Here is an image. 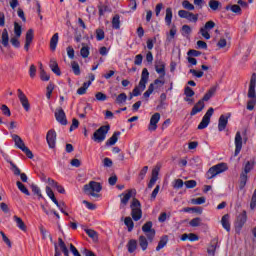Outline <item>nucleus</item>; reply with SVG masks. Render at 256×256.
Segmentation results:
<instances>
[{
	"label": "nucleus",
	"mask_w": 256,
	"mask_h": 256,
	"mask_svg": "<svg viewBox=\"0 0 256 256\" xmlns=\"http://www.w3.org/2000/svg\"><path fill=\"white\" fill-rule=\"evenodd\" d=\"M124 225L128 227L129 233H131V231H133L135 227V223L133 222V219L129 216L124 219Z\"/></svg>",
	"instance_id": "39"
},
{
	"label": "nucleus",
	"mask_w": 256,
	"mask_h": 256,
	"mask_svg": "<svg viewBox=\"0 0 256 256\" xmlns=\"http://www.w3.org/2000/svg\"><path fill=\"white\" fill-rule=\"evenodd\" d=\"M1 44L3 47H9V32L7 31V28L2 31Z\"/></svg>",
	"instance_id": "27"
},
{
	"label": "nucleus",
	"mask_w": 256,
	"mask_h": 256,
	"mask_svg": "<svg viewBox=\"0 0 256 256\" xmlns=\"http://www.w3.org/2000/svg\"><path fill=\"white\" fill-rule=\"evenodd\" d=\"M85 233L94 241V243H97L99 241V235L97 234V231L93 229H85Z\"/></svg>",
	"instance_id": "31"
},
{
	"label": "nucleus",
	"mask_w": 256,
	"mask_h": 256,
	"mask_svg": "<svg viewBox=\"0 0 256 256\" xmlns=\"http://www.w3.org/2000/svg\"><path fill=\"white\" fill-rule=\"evenodd\" d=\"M96 39L97 41H103L105 39V31L103 29L96 30Z\"/></svg>",
	"instance_id": "57"
},
{
	"label": "nucleus",
	"mask_w": 256,
	"mask_h": 256,
	"mask_svg": "<svg viewBox=\"0 0 256 256\" xmlns=\"http://www.w3.org/2000/svg\"><path fill=\"white\" fill-rule=\"evenodd\" d=\"M184 95L186 97H193L195 95V91H193V89L191 87L187 86L184 89Z\"/></svg>",
	"instance_id": "62"
},
{
	"label": "nucleus",
	"mask_w": 256,
	"mask_h": 256,
	"mask_svg": "<svg viewBox=\"0 0 256 256\" xmlns=\"http://www.w3.org/2000/svg\"><path fill=\"white\" fill-rule=\"evenodd\" d=\"M245 223H247V211L243 210L242 213H240L236 218V221H235L236 231H241Z\"/></svg>",
	"instance_id": "10"
},
{
	"label": "nucleus",
	"mask_w": 256,
	"mask_h": 256,
	"mask_svg": "<svg viewBox=\"0 0 256 256\" xmlns=\"http://www.w3.org/2000/svg\"><path fill=\"white\" fill-rule=\"evenodd\" d=\"M14 33L16 37H21V34L23 33L21 25L17 22H14Z\"/></svg>",
	"instance_id": "50"
},
{
	"label": "nucleus",
	"mask_w": 256,
	"mask_h": 256,
	"mask_svg": "<svg viewBox=\"0 0 256 256\" xmlns=\"http://www.w3.org/2000/svg\"><path fill=\"white\" fill-rule=\"evenodd\" d=\"M121 17L119 16V14H116L113 18H112V27L113 29H121Z\"/></svg>",
	"instance_id": "36"
},
{
	"label": "nucleus",
	"mask_w": 256,
	"mask_h": 256,
	"mask_svg": "<svg viewBox=\"0 0 256 256\" xmlns=\"http://www.w3.org/2000/svg\"><path fill=\"white\" fill-rule=\"evenodd\" d=\"M128 253H135L137 250V240L131 239L127 244Z\"/></svg>",
	"instance_id": "33"
},
{
	"label": "nucleus",
	"mask_w": 256,
	"mask_h": 256,
	"mask_svg": "<svg viewBox=\"0 0 256 256\" xmlns=\"http://www.w3.org/2000/svg\"><path fill=\"white\" fill-rule=\"evenodd\" d=\"M147 171H149L148 166H144L138 176V181H143L145 179V175H147Z\"/></svg>",
	"instance_id": "54"
},
{
	"label": "nucleus",
	"mask_w": 256,
	"mask_h": 256,
	"mask_svg": "<svg viewBox=\"0 0 256 256\" xmlns=\"http://www.w3.org/2000/svg\"><path fill=\"white\" fill-rule=\"evenodd\" d=\"M208 5L212 11H217L222 7L221 2L217 0H210Z\"/></svg>",
	"instance_id": "37"
},
{
	"label": "nucleus",
	"mask_w": 256,
	"mask_h": 256,
	"mask_svg": "<svg viewBox=\"0 0 256 256\" xmlns=\"http://www.w3.org/2000/svg\"><path fill=\"white\" fill-rule=\"evenodd\" d=\"M139 245L142 251H147V247H149V239L143 235H141L138 239Z\"/></svg>",
	"instance_id": "25"
},
{
	"label": "nucleus",
	"mask_w": 256,
	"mask_h": 256,
	"mask_svg": "<svg viewBox=\"0 0 256 256\" xmlns=\"http://www.w3.org/2000/svg\"><path fill=\"white\" fill-rule=\"evenodd\" d=\"M84 193L86 195H91L92 197H97L96 193H101V189L103 187L101 186V183L95 182V181H90L89 184L84 185Z\"/></svg>",
	"instance_id": "3"
},
{
	"label": "nucleus",
	"mask_w": 256,
	"mask_h": 256,
	"mask_svg": "<svg viewBox=\"0 0 256 256\" xmlns=\"http://www.w3.org/2000/svg\"><path fill=\"white\" fill-rule=\"evenodd\" d=\"M16 185L19 189V191H21V193H24V195H31V193L29 192V189H27V187H25V184H22L21 181H17Z\"/></svg>",
	"instance_id": "41"
},
{
	"label": "nucleus",
	"mask_w": 256,
	"mask_h": 256,
	"mask_svg": "<svg viewBox=\"0 0 256 256\" xmlns=\"http://www.w3.org/2000/svg\"><path fill=\"white\" fill-rule=\"evenodd\" d=\"M178 15L181 19H187V21L192 23H197V21H199V14H193V12L187 10H179Z\"/></svg>",
	"instance_id": "9"
},
{
	"label": "nucleus",
	"mask_w": 256,
	"mask_h": 256,
	"mask_svg": "<svg viewBox=\"0 0 256 256\" xmlns=\"http://www.w3.org/2000/svg\"><path fill=\"white\" fill-rule=\"evenodd\" d=\"M226 11H232V13H236L241 15V6L234 4V5H227L225 7Z\"/></svg>",
	"instance_id": "34"
},
{
	"label": "nucleus",
	"mask_w": 256,
	"mask_h": 256,
	"mask_svg": "<svg viewBox=\"0 0 256 256\" xmlns=\"http://www.w3.org/2000/svg\"><path fill=\"white\" fill-rule=\"evenodd\" d=\"M167 241H169V237L167 235L163 236L160 239L158 246L156 247V251H161V249H163V247H165V245H167Z\"/></svg>",
	"instance_id": "40"
},
{
	"label": "nucleus",
	"mask_w": 256,
	"mask_h": 256,
	"mask_svg": "<svg viewBox=\"0 0 256 256\" xmlns=\"http://www.w3.org/2000/svg\"><path fill=\"white\" fill-rule=\"evenodd\" d=\"M98 11H99V16L103 17V15H105V13L109 12L110 13V9L109 6L107 5H100L98 6Z\"/></svg>",
	"instance_id": "49"
},
{
	"label": "nucleus",
	"mask_w": 256,
	"mask_h": 256,
	"mask_svg": "<svg viewBox=\"0 0 256 256\" xmlns=\"http://www.w3.org/2000/svg\"><path fill=\"white\" fill-rule=\"evenodd\" d=\"M13 219H14L17 227H19L21 231H24V232L27 231V225H25V222H23V219H21V217L15 215V216H13Z\"/></svg>",
	"instance_id": "24"
},
{
	"label": "nucleus",
	"mask_w": 256,
	"mask_h": 256,
	"mask_svg": "<svg viewBox=\"0 0 256 256\" xmlns=\"http://www.w3.org/2000/svg\"><path fill=\"white\" fill-rule=\"evenodd\" d=\"M95 97L97 101H107V95L103 92H97Z\"/></svg>",
	"instance_id": "64"
},
{
	"label": "nucleus",
	"mask_w": 256,
	"mask_h": 256,
	"mask_svg": "<svg viewBox=\"0 0 256 256\" xmlns=\"http://www.w3.org/2000/svg\"><path fill=\"white\" fill-rule=\"evenodd\" d=\"M183 185H185V182H183L182 179H176L173 184L174 189H183Z\"/></svg>",
	"instance_id": "59"
},
{
	"label": "nucleus",
	"mask_w": 256,
	"mask_h": 256,
	"mask_svg": "<svg viewBox=\"0 0 256 256\" xmlns=\"http://www.w3.org/2000/svg\"><path fill=\"white\" fill-rule=\"evenodd\" d=\"M46 140L50 149H55V145L57 141V132H55V130L53 129L49 130L46 135Z\"/></svg>",
	"instance_id": "12"
},
{
	"label": "nucleus",
	"mask_w": 256,
	"mask_h": 256,
	"mask_svg": "<svg viewBox=\"0 0 256 256\" xmlns=\"http://www.w3.org/2000/svg\"><path fill=\"white\" fill-rule=\"evenodd\" d=\"M126 101H127V94L121 93L116 97L115 103H117V105H123V103H125Z\"/></svg>",
	"instance_id": "43"
},
{
	"label": "nucleus",
	"mask_w": 256,
	"mask_h": 256,
	"mask_svg": "<svg viewBox=\"0 0 256 256\" xmlns=\"http://www.w3.org/2000/svg\"><path fill=\"white\" fill-rule=\"evenodd\" d=\"M151 85H153L154 89H159V87H163L165 85V80L160 76L154 81V83H151Z\"/></svg>",
	"instance_id": "46"
},
{
	"label": "nucleus",
	"mask_w": 256,
	"mask_h": 256,
	"mask_svg": "<svg viewBox=\"0 0 256 256\" xmlns=\"http://www.w3.org/2000/svg\"><path fill=\"white\" fill-rule=\"evenodd\" d=\"M31 189L34 195H37L40 199H43V194H41V189L37 185L32 184Z\"/></svg>",
	"instance_id": "52"
},
{
	"label": "nucleus",
	"mask_w": 256,
	"mask_h": 256,
	"mask_svg": "<svg viewBox=\"0 0 256 256\" xmlns=\"http://www.w3.org/2000/svg\"><path fill=\"white\" fill-rule=\"evenodd\" d=\"M173 19V10L171 8L166 9L165 22L167 25H171V21Z\"/></svg>",
	"instance_id": "42"
},
{
	"label": "nucleus",
	"mask_w": 256,
	"mask_h": 256,
	"mask_svg": "<svg viewBox=\"0 0 256 256\" xmlns=\"http://www.w3.org/2000/svg\"><path fill=\"white\" fill-rule=\"evenodd\" d=\"M181 241H197L199 239V236L195 233H185V234H182L181 236Z\"/></svg>",
	"instance_id": "28"
},
{
	"label": "nucleus",
	"mask_w": 256,
	"mask_h": 256,
	"mask_svg": "<svg viewBox=\"0 0 256 256\" xmlns=\"http://www.w3.org/2000/svg\"><path fill=\"white\" fill-rule=\"evenodd\" d=\"M71 67L74 75H81V68L79 67V63L73 61L71 63Z\"/></svg>",
	"instance_id": "48"
},
{
	"label": "nucleus",
	"mask_w": 256,
	"mask_h": 256,
	"mask_svg": "<svg viewBox=\"0 0 256 256\" xmlns=\"http://www.w3.org/2000/svg\"><path fill=\"white\" fill-rule=\"evenodd\" d=\"M193 205H203L205 203V197L194 198L191 200Z\"/></svg>",
	"instance_id": "63"
},
{
	"label": "nucleus",
	"mask_w": 256,
	"mask_h": 256,
	"mask_svg": "<svg viewBox=\"0 0 256 256\" xmlns=\"http://www.w3.org/2000/svg\"><path fill=\"white\" fill-rule=\"evenodd\" d=\"M235 152L234 155L237 157L239 153H241V149H243V137H241V132H237L235 136Z\"/></svg>",
	"instance_id": "14"
},
{
	"label": "nucleus",
	"mask_w": 256,
	"mask_h": 256,
	"mask_svg": "<svg viewBox=\"0 0 256 256\" xmlns=\"http://www.w3.org/2000/svg\"><path fill=\"white\" fill-rule=\"evenodd\" d=\"M18 99L23 107V109L26 112L31 111V104L29 103V98H27V95L23 92V90L18 89L17 90Z\"/></svg>",
	"instance_id": "8"
},
{
	"label": "nucleus",
	"mask_w": 256,
	"mask_h": 256,
	"mask_svg": "<svg viewBox=\"0 0 256 256\" xmlns=\"http://www.w3.org/2000/svg\"><path fill=\"white\" fill-rule=\"evenodd\" d=\"M147 81H149V70L143 68L139 85L137 86L140 91H145Z\"/></svg>",
	"instance_id": "11"
},
{
	"label": "nucleus",
	"mask_w": 256,
	"mask_h": 256,
	"mask_svg": "<svg viewBox=\"0 0 256 256\" xmlns=\"http://www.w3.org/2000/svg\"><path fill=\"white\" fill-rule=\"evenodd\" d=\"M56 121L61 125H67V116L65 115V111L62 108L56 110L55 112Z\"/></svg>",
	"instance_id": "18"
},
{
	"label": "nucleus",
	"mask_w": 256,
	"mask_h": 256,
	"mask_svg": "<svg viewBox=\"0 0 256 256\" xmlns=\"http://www.w3.org/2000/svg\"><path fill=\"white\" fill-rule=\"evenodd\" d=\"M131 217L134 221H140L143 217V211L141 210V202L137 198H133L130 204Z\"/></svg>",
	"instance_id": "1"
},
{
	"label": "nucleus",
	"mask_w": 256,
	"mask_h": 256,
	"mask_svg": "<svg viewBox=\"0 0 256 256\" xmlns=\"http://www.w3.org/2000/svg\"><path fill=\"white\" fill-rule=\"evenodd\" d=\"M231 118V113H228L227 116L221 115L218 120V131H225L227 129V125L229 123V119Z\"/></svg>",
	"instance_id": "13"
},
{
	"label": "nucleus",
	"mask_w": 256,
	"mask_h": 256,
	"mask_svg": "<svg viewBox=\"0 0 256 256\" xmlns=\"http://www.w3.org/2000/svg\"><path fill=\"white\" fill-rule=\"evenodd\" d=\"M160 119H161V114L155 113L154 115H152L148 129L150 131H157V123H159Z\"/></svg>",
	"instance_id": "19"
},
{
	"label": "nucleus",
	"mask_w": 256,
	"mask_h": 256,
	"mask_svg": "<svg viewBox=\"0 0 256 256\" xmlns=\"http://www.w3.org/2000/svg\"><path fill=\"white\" fill-rule=\"evenodd\" d=\"M217 91V86H213L211 87L207 93L204 95V97L201 99V101H203V103H205V101H209V99H211V97H213V95H215Z\"/></svg>",
	"instance_id": "29"
},
{
	"label": "nucleus",
	"mask_w": 256,
	"mask_h": 256,
	"mask_svg": "<svg viewBox=\"0 0 256 256\" xmlns=\"http://www.w3.org/2000/svg\"><path fill=\"white\" fill-rule=\"evenodd\" d=\"M184 185L187 189H195L197 187V181L195 180H188L184 182Z\"/></svg>",
	"instance_id": "56"
},
{
	"label": "nucleus",
	"mask_w": 256,
	"mask_h": 256,
	"mask_svg": "<svg viewBox=\"0 0 256 256\" xmlns=\"http://www.w3.org/2000/svg\"><path fill=\"white\" fill-rule=\"evenodd\" d=\"M133 191L135 193V190H127L126 194H121L120 197H123L121 199V203L122 205H127L129 203V199H131V197L133 196Z\"/></svg>",
	"instance_id": "26"
},
{
	"label": "nucleus",
	"mask_w": 256,
	"mask_h": 256,
	"mask_svg": "<svg viewBox=\"0 0 256 256\" xmlns=\"http://www.w3.org/2000/svg\"><path fill=\"white\" fill-rule=\"evenodd\" d=\"M247 179V174L242 172L240 175V189H245V185H247Z\"/></svg>",
	"instance_id": "47"
},
{
	"label": "nucleus",
	"mask_w": 256,
	"mask_h": 256,
	"mask_svg": "<svg viewBox=\"0 0 256 256\" xmlns=\"http://www.w3.org/2000/svg\"><path fill=\"white\" fill-rule=\"evenodd\" d=\"M0 235L2 236V240L4 241V243H6V245L9 247V249H11L12 244H11V240L9 239V237H7V235H5V232L0 231Z\"/></svg>",
	"instance_id": "58"
},
{
	"label": "nucleus",
	"mask_w": 256,
	"mask_h": 256,
	"mask_svg": "<svg viewBox=\"0 0 256 256\" xmlns=\"http://www.w3.org/2000/svg\"><path fill=\"white\" fill-rule=\"evenodd\" d=\"M225 171H227V164L219 163V164L209 168V170L206 173V178L213 179L214 177H217V175H219L221 173H225Z\"/></svg>",
	"instance_id": "5"
},
{
	"label": "nucleus",
	"mask_w": 256,
	"mask_h": 256,
	"mask_svg": "<svg viewBox=\"0 0 256 256\" xmlns=\"http://www.w3.org/2000/svg\"><path fill=\"white\" fill-rule=\"evenodd\" d=\"M214 27H215V22H213V20H210L205 23V25H204V27H202V29H205L206 31H211V29H214Z\"/></svg>",
	"instance_id": "61"
},
{
	"label": "nucleus",
	"mask_w": 256,
	"mask_h": 256,
	"mask_svg": "<svg viewBox=\"0 0 256 256\" xmlns=\"http://www.w3.org/2000/svg\"><path fill=\"white\" fill-rule=\"evenodd\" d=\"M255 87H256V74L253 73L250 79V85L248 90V97L250 99L256 98Z\"/></svg>",
	"instance_id": "15"
},
{
	"label": "nucleus",
	"mask_w": 256,
	"mask_h": 256,
	"mask_svg": "<svg viewBox=\"0 0 256 256\" xmlns=\"http://www.w3.org/2000/svg\"><path fill=\"white\" fill-rule=\"evenodd\" d=\"M213 113H215V109H213L212 107L207 110V112L202 118V121L198 125L199 130L207 129V127L211 123V117H213Z\"/></svg>",
	"instance_id": "7"
},
{
	"label": "nucleus",
	"mask_w": 256,
	"mask_h": 256,
	"mask_svg": "<svg viewBox=\"0 0 256 256\" xmlns=\"http://www.w3.org/2000/svg\"><path fill=\"white\" fill-rule=\"evenodd\" d=\"M142 231L145 233L148 241L153 243V239H155V229H153V222L148 221L142 226Z\"/></svg>",
	"instance_id": "6"
},
{
	"label": "nucleus",
	"mask_w": 256,
	"mask_h": 256,
	"mask_svg": "<svg viewBox=\"0 0 256 256\" xmlns=\"http://www.w3.org/2000/svg\"><path fill=\"white\" fill-rule=\"evenodd\" d=\"M155 71L156 73H158V75H160V79H165V62H163L162 60H158L155 62Z\"/></svg>",
	"instance_id": "17"
},
{
	"label": "nucleus",
	"mask_w": 256,
	"mask_h": 256,
	"mask_svg": "<svg viewBox=\"0 0 256 256\" xmlns=\"http://www.w3.org/2000/svg\"><path fill=\"white\" fill-rule=\"evenodd\" d=\"M229 219H230L229 214H225V215L222 217V220H221L222 227H224V229H225L228 233H229V231H231V223L229 222Z\"/></svg>",
	"instance_id": "22"
},
{
	"label": "nucleus",
	"mask_w": 256,
	"mask_h": 256,
	"mask_svg": "<svg viewBox=\"0 0 256 256\" xmlns=\"http://www.w3.org/2000/svg\"><path fill=\"white\" fill-rule=\"evenodd\" d=\"M120 135H121V132H119V131L114 132L113 135L107 140L106 145L108 147L115 145V143H117V141H119Z\"/></svg>",
	"instance_id": "21"
},
{
	"label": "nucleus",
	"mask_w": 256,
	"mask_h": 256,
	"mask_svg": "<svg viewBox=\"0 0 256 256\" xmlns=\"http://www.w3.org/2000/svg\"><path fill=\"white\" fill-rule=\"evenodd\" d=\"M90 86H91V81L84 82L82 87H80L77 90V94L78 95H85V93H87V89H89Z\"/></svg>",
	"instance_id": "38"
},
{
	"label": "nucleus",
	"mask_w": 256,
	"mask_h": 256,
	"mask_svg": "<svg viewBox=\"0 0 256 256\" xmlns=\"http://www.w3.org/2000/svg\"><path fill=\"white\" fill-rule=\"evenodd\" d=\"M90 48L85 43H82V48L80 49V55L83 59H87L89 57Z\"/></svg>",
	"instance_id": "35"
},
{
	"label": "nucleus",
	"mask_w": 256,
	"mask_h": 256,
	"mask_svg": "<svg viewBox=\"0 0 256 256\" xmlns=\"http://www.w3.org/2000/svg\"><path fill=\"white\" fill-rule=\"evenodd\" d=\"M19 38L20 37H12L10 39V43L13 45V47H15L16 49H19V47H21V42H19Z\"/></svg>",
	"instance_id": "55"
},
{
	"label": "nucleus",
	"mask_w": 256,
	"mask_h": 256,
	"mask_svg": "<svg viewBox=\"0 0 256 256\" xmlns=\"http://www.w3.org/2000/svg\"><path fill=\"white\" fill-rule=\"evenodd\" d=\"M182 6L184 9H187L188 11H195V6L189 2V0H184L182 2Z\"/></svg>",
	"instance_id": "53"
},
{
	"label": "nucleus",
	"mask_w": 256,
	"mask_h": 256,
	"mask_svg": "<svg viewBox=\"0 0 256 256\" xmlns=\"http://www.w3.org/2000/svg\"><path fill=\"white\" fill-rule=\"evenodd\" d=\"M153 85L154 84H150L148 87V91L143 94V97L144 99H146V101H149V97H151V94L153 93V91H155V87Z\"/></svg>",
	"instance_id": "51"
},
{
	"label": "nucleus",
	"mask_w": 256,
	"mask_h": 256,
	"mask_svg": "<svg viewBox=\"0 0 256 256\" xmlns=\"http://www.w3.org/2000/svg\"><path fill=\"white\" fill-rule=\"evenodd\" d=\"M190 227H199V225H201V218L197 217V218H193L190 222H189Z\"/></svg>",
	"instance_id": "60"
},
{
	"label": "nucleus",
	"mask_w": 256,
	"mask_h": 256,
	"mask_svg": "<svg viewBox=\"0 0 256 256\" xmlns=\"http://www.w3.org/2000/svg\"><path fill=\"white\" fill-rule=\"evenodd\" d=\"M254 167H255V162L248 161L245 165L244 172L242 173H245L247 175L248 173H251V171H253Z\"/></svg>",
	"instance_id": "44"
},
{
	"label": "nucleus",
	"mask_w": 256,
	"mask_h": 256,
	"mask_svg": "<svg viewBox=\"0 0 256 256\" xmlns=\"http://www.w3.org/2000/svg\"><path fill=\"white\" fill-rule=\"evenodd\" d=\"M40 233L42 235V239H47V237H49L50 241H53V237H51V234H49V231H47V229H45V227L40 226Z\"/></svg>",
	"instance_id": "45"
},
{
	"label": "nucleus",
	"mask_w": 256,
	"mask_h": 256,
	"mask_svg": "<svg viewBox=\"0 0 256 256\" xmlns=\"http://www.w3.org/2000/svg\"><path fill=\"white\" fill-rule=\"evenodd\" d=\"M109 129H111L109 125L101 126L94 132L92 140H94L95 143H103V141H105V139L107 138Z\"/></svg>",
	"instance_id": "2"
},
{
	"label": "nucleus",
	"mask_w": 256,
	"mask_h": 256,
	"mask_svg": "<svg viewBox=\"0 0 256 256\" xmlns=\"http://www.w3.org/2000/svg\"><path fill=\"white\" fill-rule=\"evenodd\" d=\"M203 109H205V102H203V100H199L192 108L190 115L193 117V115H197V113H201Z\"/></svg>",
	"instance_id": "20"
},
{
	"label": "nucleus",
	"mask_w": 256,
	"mask_h": 256,
	"mask_svg": "<svg viewBox=\"0 0 256 256\" xmlns=\"http://www.w3.org/2000/svg\"><path fill=\"white\" fill-rule=\"evenodd\" d=\"M33 39H35V34L33 29L27 30L26 37H25V45H24L25 51H29V47H31V44L33 43Z\"/></svg>",
	"instance_id": "16"
},
{
	"label": "nucleus",
	"mask_w": 256,
	"mask_h": 256,
	"mask_svg": "<svg viewBox=\"0 0 256 256\" xmlns=\"http://www.w3.org/2000/svg\"><path fill=\"white\" fill-rule=\"evenodd\" d=\"M49 67L51 71L55 73V75L61 76V69L59 68V64L57 63V61L51 59Z\"/></svg>",
	"instance_id": "23"
},
{
	"label": "nucleus",
	"mask_w": 256,
	"mask_h": 256,
	"mask_svg": "<svg viewBox=\"0 0 256 256\" xmlns=\"http://www.w3.org/2000/svg\"><path fill=\"white\" fill-rule=\"evenodd\" d=\"M57 43H59V33H55L50 39L51 51H55V49H57Z\"/></svg>",
	"instance_id": "32"
},
{
	"label": "nucleus",
	"mask_w": 256,
	"mask_h": 256,
	"mask_svg": "<svg viewBox=\"0 0 256 256\" xmlns=\"http://www.w3.org/2000/svg\"><path fill=\"white\" fill-rule=\"evenodd\" d=\"M217 250V239H213L211 242H210V245L207 249V253L208 255L210 256H215V251Z\"/></svg>",
	"instance_id": "30"
},
{
	"label": "nucleus",
	"mask_w": 256,
	"mask_h": 256,
	"mask_svg": "<svg viewBox=\"0 0 256 256\" xmlns=\"http://www.w3.org/2000/svg\"><path fill=\"white\" fill-rule=\"evenodd\" d=\"M12 139L15 143V146L18 147V149H21V151H23V153H25L26 157H28V159H33V152L31 150H29V148L27 146H25V142H23V139H21L19 137V135L17 134H12Z\"/></svg>",
	"instance_id": "4"
}]
</instances>
